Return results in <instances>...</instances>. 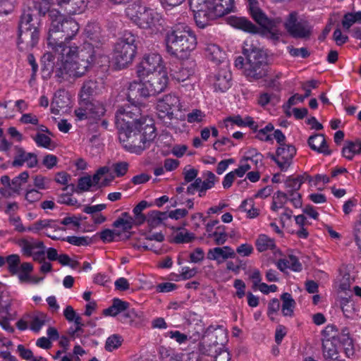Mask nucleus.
<instances>
[{
    "label": "nucleus",
    "mask_w": 361,
    "mask_h": 361,
    "mask_svg": "<svg viewBox=\"0 0 361 361\" xmlns=\"http://www.w3.org/2000/svg\"><path fill=\"white\" fill-rule=\"evenodd\" d=\"M61 63L56 66L51 62L53 56L45 54L43 59H47L43 70L53 72L59 82L68 80L83 76L93 64L96 56L93 46L90 43H84L82 47H69L62 49Z\"/></svg>",
    "instance_id": "nucleus-1"
},
{
    "label": "nucleus",
    "mask_w": 361,
    "mask_h": 361,
    "mask_svg": "<svg viewBox=\"0 0 361 361\" xmlns=\"http://www.w3.org/2000/svg\"><path fill=\"white\" fill-rule=\"evenodd\" d=\"M50 27L48 32L47 44L51 49L59 54L62 49L68 48L67 44L78 33L79 24L73 18H66L56 9H49L47 6Z\"/></svg>",
    "instance_id": "nucleus-2"
},
{
    "label": "nucleus",
    "mask_w": 361,
    "mask_h": 361,
    "mask_svg": "<svg viewBox=\"0 0 361 361\" xmlns=\"http://www.w3.org/2000/svg\"><path fill=\"white\" fill-rule=\"evenodd\" d=\"M234 0H190L197 26L205 28L211 21L231 12Z\"/></svg>",
    "instance_id": "nucleus-3"
},
{
    "label": "nucleus",
    "mask_w": 361,
    "mask_h": 361,
    "mask_svg": "<svg viewBox=\"0 0 361 361\" xmlns=\"http://www.w3.org/2000/svg\"><path fill=\"white\" fill-rule=\"evenodd\" d=\"M166 51L178 58H187L197 45L195 35L183 24L173 26L166 36Z\"/></svg>",
    "instance_id": "nucleus-4"
},
{
    "label": "nucleus",
    "mask_w": 361,
    "mask_h": 361,
    "mask_svg": "<svg viewBox=\"0 0 361 361\" xmlns=\"http://www.w3.org/2000/svg\"><path fill=\"white\" fill-rule=\"evenodd\" d=\"M282 21L283 20L281 17L274 18L266 17L264 21L263 20L262 22L257 23L262 27V30H261L260 28L246 18L231 16L227 18L228 23L232 27L250 34H261L274 43L278 42L282 36V32L277 28Z\"/></svg>",
    "instance_id": "nucleus-5"
},
{
    "label": "nucleus",
    "mask_w": 361,
    "mask_h": 361,
    "mask_svg": "<svg viewBox=\"0 0 361 361\" xmlns=\"http://www.w3.org/2000/svg\"><path fill=\"white\" fill-rule=\"evenodd\" d=\"M35 12L41 16L34 7L23 10L18 25V46L19 49L27 50L37 45L39 39L40 20Z\"/></svg>",
    "instance_id": "nucleus-6"
},
{
    "label": "nucleus",
    "mask_w": 361,
    "mask_h": 361,
    "mask_svg": "<svg viewBox=\"0 0 361 361\" xmlns=\"http://www.w3.org/2000/svg\"><path fill=\"white\" fill-rule=\"evenodd\" d=\"M127 17L141 29L159 30L162 18L159 13L135 1L126 8Z\"/></svg>",
    "instance_id": "nucleus-7"
},
{
    "label": "nucleus",
    "mask_w": 361,
    "mask_h": 361,
    "mask_svg": "<svg viewBox=\"0 0 361 361\" xmlns=\"http://www.w3.org/2000/svg\"><path fill=\"white\" fill-rule=\"evenodd\" d=\"M243 54L246 57L244 75L250 82L256 81L267 76L268 66L265 54L259 48L245 43Z\"/></svg>",
    "instance_id": "nucleus-8"
},
{
    "label": "nucleus",
    "mask_w": 361,
    "mask_h": 361,
    "mask_svg": "<svg viewBox=\"0 0 361 361\" xmlns=\"http://www.w3.org/2000/svg\"><path fill=\"white\" fill-rule=\"evenodd\" d=\"M137 37L130 32H125L114 47V60L120 68L130 63L137 50Z\"/></svg>",
    "instance_id": "nucleus-9"
},
{
    "label": "nucleus",
    "mask_w": 361,
    "mask_h": 361,
    "mask_svg": "<svg viewBox=\"0 0 361 361\" xmlns=\"http://www.w3.org/2000/svg\"><path fill=\"white\" fill-rule=\"evenodd\" d=\"M143 123H138L136 126L118 130V140L123 147L128 151L140 154L145 149L146 145L142 139L140 128Z\"/></svg>",
    "instance_id": "nucleus-10"
},
{
    "label": "nucleus",
    "mask_w": 361,
    "mask_h": 361,
    "mask_svg": "<svg viewBox=\"0 0 361 361\" xmlns=\"http://www.w3.org/2000/svg\"><path fill=\"white\" fill-rule=\"evenodd\" d=\"M141 109L137 104H127L120 107L115 115V123L118 130L143 123Z\"/></svg>",
    "instance_id": "nucleus-11"
},
{
    "label": "nucleus",
    "mask_w": 361,
    "mask_h": 361,
    "mask_svg": "<svg viewBox=\"0 0 361 361\" xmlns=\"http://www.w3.org/2000/svg\"><path fill=\"white\" fill-rule=\"evenodd\" d=\"M284 27L293 38L307 39L312 34V27L307 21H298V13L295 11L288 15Z\"/></svg>",
    "instance_id": "nucleus-12"
},
{
    "label": "nucleus",
    "mask_w": 361,
    "mask_h": 361,
    "mask_svg": "<svg viewBox=\"0 0 361 361\" xmlns=\"http://www.w3.org/2000/svg\"><path fill=\"white\" fill-rule=\"evenodd\" d=\"M224 339L214 341L213 344L203 338L199 345V352L204 355L214 357L215 361H230L231 357L228 351L223 349Z\"/></svg>",
    "instance_id": "nucleus-13"
},
{
    "label": "nucleus",
    "mask_w": 361,
    "mask_h": 361,
    "mask_svg": "<svg viewBox=\"0 0 361 361\" xmlns=\"http://www.w3.org/2000/svg\"><path fill=\"white\" fill-rule=\"evenodd\" d=\"M180 110L179 98L174 94H166L158 100L157 104V115L161 120L173 118V111Z\"/></svg>",
    "instance_id": "nucleus-14"
},
{
    "label": "nucleus",
    "mask_w": 361,
    "mask_h": 361,
    "mask_svg": "<svg viewBox=\"0 0 361 361\" xmlns=\"http://www.w3.org/2000/svg\"><path fill=\"white\" fill-rule=\"evenodd\" d=\"M159 71H164L161 55L157 53H149L144 56L137 69V74L139 77H145Z\"/></svg>",
    "instance_id": "nucleus-15"
},
{
    "label": "nucleus",
    "mask_w": 361,
    "mask_h": 361,
    "mask_svg": "<svg viewBox=\"0 0 361 361\" xmlns=\"http://www.w3.org/2000/svg\"><path fill=\"white\" fill-rule=\"evenodd\" d=\"M145 76L147 79L144 82L145 88L149 92V97L157 95L166 89L168 84V76L165 71L153 73V74Z\"/></svg>",
    "instance_id": "nucleus-16"
},
{
    "label": "nucleus",
    "mask_w": 361,
    "mask_h": 361,
    "mask_svg": "<svg viewBox=\"0 0 361 361\" xmlns=\"http://www.w3.org/2000/svg\"><path fill=\"white\" fill-rule=\"evenodd\" d=\"M15 155L13 160L11 162L13 167H21L26 164L27 166L30 169L37 166L38 164L37 156L32 152H27L23 147L20 146H15Z\"/></svg>",
    "instance_id": "nucleus-17"
},
{
    "label": "nucleus",
    "mask_w": 361,
    "mask_h": 361,
    "mask_svg": "<svg viewBox=\"0 0 361 361\" xmlns=\"http://www.w3.org/2000/svg\"><path fill=\"white\" fill-rule=\"evenodd\" d=\"M277 166L282 171H286L293 163L296 154V148L290 144L279 146L276 149Z\"/></svg>",
    "instance_id": "nucleus-18"
},
{
    "label": "nucleus",
    "mask_w": 361,
    "mask_h": 361,
    "mask_svg": "<svg viewBox=\"0 0 361 361\" xmlns=\"http://www.w3.org/2000/svg\"><path fill=\"white\" fill-rule=\"evenodd\" d=\"M302 185L301 180L298 178L288 177L285 181V187L286 192L290 197L289 201L293 204L295 208H300L302 207V197L298 192Z\"/></svg>",
    "instance_id": "nucleus-19"
},
{
    "label": "nucleus",
    "mask_w": 361,
    "mask_h": 361,
    "mask_svg": "<svg viewBox=\"0 0 361 361\" xmlns=\"http://www.w3.org/2000/svg\"><path fill=\"white\" fill-rule=\"evenodd\" d=\"M213 85L216 91L224 92L231 85V73L228 68L225 66L220 68L214 75Z\"/></svg>",
    "instance_id": "nucleus-20"
},
{
    "label": "nucleus",
    "mask_w": 361,
    "mask_h": 361,
    "mask_svg": "<svg viewBox=\"0 0 361 361\" xmlns=\"http://www.w3.org/2000/svg\"><path fill=\"white\" fill-rule=\"evenodd\" d=\"M149 97V92L145 88V82L133 81L130 83L127 98L128 102L132 104H137L140 103L141 98H146Z\"/></svg>",
    "instance_id": "nucleus-21"
},
{
    "label": "nucleus",
    "mask_w": 361,
    "mask_h": 361,
    "mask_svg": "<svg viewBox=\"0 0 361 361\" xmlns=\"http://www.w3.org/2000/svg\"><path fill=\"white\" fill-rule=\"evenodd\" d=\"M195 62L186 61L180 63V67L171 70V75L178 82H185L190 80V78L195 73Z\"/></svg>",
    "instance_id": "nucleus-22"
},
{
    "label": "nucleus",
    "mask_w": 361,
    "mask_h": 361,
    "mask_svg": "<svg viewBox=\"0 0 361 361\" xmlns=\"http://www.w3.org/2000/svg\"><path fill=\"white\" fill-rule=\"evenodd\" d=\"M49 4H56L69 15L82 12L86 6L85 0H50Z\"/></svg>",
    "instance_id": "nucleus-23"
},
{
    "label": "nucleus",
    "mask_w": 361,
    "mask_h": 361,
    "mask_svg": "<svg viewBox=\"0 0 361 361\" xmlns=\"http://www.w3.org/2000/svg\"><path fill=\"white\" fill-rule=\"evenodd\" d=\"M105 89L104 83L102 79H90L86 80L81 88V98L88 99L90 96L98 95Z\"/></svg>",
    "instance_id": "nucleus-24"
},
{
    "label": "nucleus",
    "mask_w": 361,
    "mask_h": 361,
    "mask_svg": "<svg viewBox=\"0 0 361 361\" xmlns=\"http://www.w3.org/2000/svg\"><path fill=\"white\" fill-rule=\"evenodd\" d=\"M310 147L319 153L324 155H330L331 151L329 149L325 137L323 134H314L311 135L307 140Z\"/></svg>",
    "instance_id": "nucleus-25"
},
{
    "label": "nucleus",
    "mask_w": 361,
    "mask_h": 361,
    "mask_svg": "<svg viewBox=\"0 0 361 361\" xmlns=\"http://www.w3.org/2000/svg\"><path fill=\"white\" fill-rule=\"evenodd\" d=\"M92 101L87 98H82L79 106L75 109L74 114L78 121L88 120L91 123V109H92Z\"/></svg>",
    "instance_id": "nucleus-26"
},
{
    "label": "nucleus",
    "mask_w": 361,
    "mask_h": 361,
    "mask_svg": "<svg viewBox=\"0 0 361 361\" xmlns=\"http://www.w3.org/2000/svg\"><path fill=\"white\" fill-rule=\"evenodd\" d=\"M235 255L234 250L228 246L222 247H216L209 250L207 252V258L209 259L216 261H218L220 257L223 259H226L228 258H233Z\"/></svg>",
    "instance_id": "nucleus-27"
},
{
    "label": "nucleus",
    "mask_w": 361,
    "mask_h": 361,
    "mask_svg": "<svg viewBox=\"0 0 361 361\" xmlns=\"http://www.w3.org/2000/svg\"><path fill=\"white\" fill-rule=\"evenodd\" d=\"M322 352L326 361H341L336 346L330 339L323 340Z\"/></svg>",
    "instance_id": "nucleus-28"
},
{
    "label": "nucleus",
    "mask_w": 361,
    "mask_h": 361,
    "mask_svg": "<svg viewBox=\"0 0 361 361\" xmlns=\"http://www.w3.org/2000/svg\"><path fill=\"white\" fill-rule=\"evenodd\" d=\"M18 245L21 247L23 252L27 256H32L36 249H44L45 247L42 241L33 238L21 239Z\"/></svg>",
    "instance_id": "nucleus-29"
},
{
    "label": "nucleus",
    "mask_w": 361,
    "mask_h": 361,
    "mask_svg": "<svg viewBox=\"0 0 361 361\" xmlns=\"http://www.w3.org/2000/svg\"><path fill=\"white\" fill-rule=\"evenodd\" d=\"M203 338L213 344L214 341H221V339H224V343L226 337L222 329H214L213 326H209L204 332Z\"/></svg>",
    "instance_id": "nucleus-30"
},
{
    "label": "nucleus",
    "mask_w": 361,
    "mask_h": 361,
    "mask_svg": "<svg viewBox=\"0 0 361 361\" xmlns=\"http://www.w3.org/2000/svg\"><path fill=\"white\" fill-rule=\"evenodd\" d=\"M207 57L214 62H221L224 58V52L215 44H208L204 48Z\"/></svg>",
    "instance_id": "nucleus-31"
},
{
    "label": "nucleus",
    "mask_w": 361,
    "mask_h": 361,
    "mask_svg": "<svg viewBox=\"0 0 361 361\" xmlns=\"http://www.w3.org/2000/svg\"><path fill=\"white\" fill-rule=\"evenodd\" d=\"M140 133L143 143L148 148L157 136L156 129L152 124H143L140 128Z\"/></svg>",
    "instance_id": "nucleus-32"
},
{
    "label": "nucleus",
    "mask_w": 361,
    "mask_h": 361,
    "mask_svg": "<svg viewBox=\"0 0 361 361\" xmlns=\"http://www.w3.org/2000/svg\"><path fill=\"white\" fill-rule=\"evenodd\" d=\"M30 329L35 332H38L41 328L49 321L47 315L42 312H37L36 314L30 316Z\"/></svg>",
    "instance_id": "nucleus-33"
},
{
    "label": "nucleus",
    "mask_w": 361,
    "mask_h": 361,
    "mask_svg": "<svg viewBox=\"0 0 361 361\" xmlns=\"http://www.w3.org/2000/svg\"><path fill=\"white\" fill-rule=\"evenodd\" d=\"M247 7L253 20L258 23L266 20L267 15L258 6L257 0H248Z\"/></svg>",
    "instance_id": "nucleus-34"
},
{
    "label": "nucleus",
    "mask_w": 361,
    "mask_h": 361,
    "mask_svg": "<svg viewBox=\"0 0 361 361\" xmlns=\"http://www.w3.org/2000/svg\"><path fill=\"white\" fill-rule=\"evenodd\" d=\"M92 185V178L90 176H83L78 179L77 188L75 189L73 184L67 185L63 188V190H67L68 188H71L72 191H75L77 193L87 191L90 190Z\"/></svg>",
    "instance_id": "nucleus-35"
},
{
    "label": "nucleus",
    "mask_w": 361,
    "mask_h": 361,
    "mask_svg": "<svg viewBox=\"0 0 361 361\" xmlns=\"http://www.w3.org/2000/svg\"><path fill=\"white\" fill-rule=\"evenodd\" d=\"M275 246L274 239L264 234L259 235L256 240V247L259 252L273 250Z\"/></svg>",
    "instance_id": "nucleus-36"
},
{
    "label": "nucleus",
    "mask_w": 361,
    "mask_h": 361,
    "mask_svg": "<svg viewBox=\"0 0 361 361\" xmlns=\"http://www.w3.org/2000/svg\"><path fill=\"white\" fill-rule=\"evenodd\" d=\"M281 298L283 301L281 310L284 316H292L295 302L291 295L288 293H284L281 295Z\"/></svg>",
    "instance_id": "nucleus-37"
},
{
    "label": "nucleus",
    "mask_w": 361,
    "mask_h": 361,
    "mask_svg": "<svg viewBox=\"0 0 361 361\" xmlns=\"http://www.w3.org/2000/svg\"><path fill=\"white\" fill-rule=\"evenodd\" d=\"M152 206V204L148 203L145 200L140 202L133 209L135 216V221L137 225L142 224L146 221V216L142 212L147 207Z\"/></svg>",
    "instance_id": "nucleus-38"
},
{
    "label": "nucleus",
    "mask_w": 361,
    "mask_h": 361,
    "mask_svg": "<svg viewBox=\"0 0 361 361\" xmlns=\"http://www.w3.org/2000/svg\"><path fill=\"white\" fill-rule=\"evenodd\" d=\"M288 194L282 191H277L273 195V202L271 206V210L276 212L279 208L283 207L284 204L289 201Z\"/></svg>",
    "instance_id": "nucleus-39"
},
{
    "label": "nucleus",
    "mask_w": 361,
    "mask_h": 361,
    "mask_svg": "<svg viewBox=\"0 0 361 361\" xmlns=\"http://www.w3.org/2000/svg\"><path fill=\"white\" fill-rule=\"evenodd\" d=\"M355 23H361V11L345 14L342 20V26L343 29L348 30Z\"/></svg>",
    "instance_id": "nucleus-40"
},
{
    "label": "nucleus",
    "mask_w": 361,
    "mask_h": 361,
    "mask_svg": "<svg viewBox=\"0 0 361 361\" xmlns=\"http://www.w3.org/2000/svg\"><path fill=\"white\" fill-rule=\"evenodd\" d=\"M47 228H56L55 221L51 219L39 220L35 221L31 226L27 228V231H34L36 233Z\"/></svg>",
    "instance_id": "nucleus-41"
},
{
    "label": "nucleus",
    "mask_w": 361,
    "mask_h": 361,
    "mask_svg": "<svg viewBox=\"0 0 361 361\" xmlns=\"http://www.w3.org/2000/svg\"><path fill=\"white\" fill-rule=\"evenodd\" d=\"M6 263L8 264V270L12 275L18 274L20 264V259L18 255L13 254L7 256Z\"/></svg>",
    "instance_id": "nucleus-42"
},
{
    "label": "nucleus",
    "mask_w": 361,
    "mask_h": 361,
    "mask_svg": "<svg viewBox=\"0 0 361 361\" xmlns=\"http://www.w3.org/2000/svg\"><path fill=\"white\" fill-rule=\"evenodd\" d=\"M123 340L122 336L118 334H113L107 338L105 343V350L109 352H112L113 350L118 348Z\"/></svg>",
    "instance_id": "nucleus-43"
},
{
    "label": "nucleus",
    "mask_w": 361,
    "mask_h": 361,
    "mask_svg": "<svg viewBox=\"0 0 361 361\" xmlns=\"http://www.w3.org/2000/svg\"><path fill=\"white\" fill-rule=\"evenodd\" d=\"M92 109H91V123L96 122L105 114L106 109L103 104L98 101H92Z\"/></svg>",
    "instance_id": "nucleus-44"
},
{
    "label": "nucleus",
    "mask_w": 361,
    "mask_h": 361,
    "mask_svg": "<svg viewBox=\"0 0 361 361\" xmlns=\"http://www.w3.org/2000/svg\"><path fill=\"white\" fill-rule=\"evenodd\" d=\"M341 345L342 346L343 351L348 357H350L355 353V347L353 339L351 337L345 338L342 339H338Z\"/></svg>",
    "instance_id": "nucleus-45"
},
{
    "label": "nucleus",
    "mask_w": 361,
    "mask_h": 361,
    "mask_svg": "<svg viewBox=\"0 0 361 361\" xmlns=\"http://www.w3.org/2000/svg\"><path fill=\"white\" fill-rule=\"evenodd\" d=\"M274 126L271 123L267 124L264 128L257 130L256 138L261 141L269 142L272 141V135L269 134L274 130Z\"/></svg>",
    "instance_id": "nucleus-46"
},
{
    "label": "nucleus",
    "mask_w": 361,
    "mask_h": 361,
    "mask_svg": "<svg viewBox=\"0 0 361 361\" xmlns=\"http://www.w3.org/2000/svg\"><path fill=\"white\" fill-rule=\"evenodd\" d=\"M216 231H214L212 233H209V238H213L214 240V243L217 245H223L227 240V233L224 231V227L222 228L219 226L217 227Z\"/></svg>",
    "instance_id": "nucleus-47"
},
{
    "label": "nucleus",
    "mask_w": 361,
    "mask_h": 361,
    "mask_svg": "<svg viewBox=\"0 0 361 361\" xmlns=\"http://www.w3.org/2000/svg\"><path fill=\"white\" fill-rule=\"evenodd\" d=\"M63 241H66L69 243L71 245H76V246H85L90 243V239L88 237L85 236H67L66 238H63L62 239Z\"/></svg>",
    "instance_id": "nucleus-48"
},
{
    "label": "nucleus",
    "mask_w": 361,
    "mask_h": 361,
    "mask_svg": "<svg viewBox=\"0 0 361 361\" xmlns=\"http://www.w3.org/2000/svg\"><path fill=\"white\" fill-rule=\"evenodd\" d=\"M32 138L38 147L47 149L51 148V140L47 135L38 133L35 137H32Z\"/></svg>",
    "instance_id": "nucleus-49"
},
{
    "label": "nucleus",
    "mask_w": 361,
    "mask_h": 361,
    "mask_svg": "<svg viewBox=\"0 0 361 361\" xmlns=\"http://www.w3.org/2000/svg\"><path fill=\"white\" fill-rule=\"evenodd\" d=\"M243 211L246 212L248 217L255 218L258 214V210L254 208L253 201L252 200H245L240 204Z\"/></svg>",
    "instance_id": "nucleus-50"
},
{
    "label": "nucleus",
    "mask_w": 361,
    "mask_h": 361,
    "mask_svg": "<svg viewBox=\"0 0 361 361\" xmlns=\"http://www.w3.org/2000/svg\"><path fill=\"white\" fill-rule=\"evenodd\" d=\"M133 218L124 219L123 217H119L113 223V226L115 228L121 227L123 231H128L133 228Z\"/></svg>",
    "instance_id": "nucleus-51"
},
{
    "label": "nucleus",
    "mask_w": 361,
    "mask_h": 361,
    "mask_svg": "<svg viewBox=\"0 0 361 361\" xmlns=\"http://www.w3.org/2000/svg\"><path fill=\"white\" fill-rule=\"evenodd\" d=\"M195 239L193 233L186 231L185 233L179 232L173 238L172 242L175 243H190Z\"/></svg>",
    "instance_id": "nucleus-52"
},
{
    "label": "nucleus",
    "mask_w": 361,
    "mask_h": 361,
    "mask_svg": "<svg viewBox=\"0 0 361 361\" xmlns=\"http://www.w3.org/2000/svg\"><path fill=\"white\" fill-rule=\"evenodd\" d=\"M288 50L290 55L293 57H301L302 59H307L310 55V51L305 47L295 48L293 47H288Z\"/></svg>",
    "instance_id": "nucleus-53"
},
{
    "label": "nucleus",
    "mask_w": 361,
    "mask_h": 361,
    "mask_svg": "<svg viewBox=\"0 0 361 361\" xmlns=\"http://www.w3.org/2000/svg\"><path fill=\"white\" fill-rule=\"evenodd\" d=\"M138 317V314L134 309L128 308L123 314L120 315L119 319L123 323H130L133 319Z\"/></svg>",
    "instance_id": "nucleus-54"
},
{
    "label": "nucleus",
    "mask_w": 361,
    "mask_h": 361,
    "mask_svg": "<svg viewBox=\"0 0 361 361\" xmlns=\"http://www.w3.org/2000/svg\"><path fill=\"white\" fill-rule=\"evenodd\" d=\"M166 336L174 339L179 344L185 343L188 341V334H183L179 331H169Z\"/></svg>",
    "instance_id": "nucleus-55"
},
{
    "label": "nucleus",
    "mask_w": 361,
    "mask_h": 361,
    "mask_svg": "<svg viewBox=\"0 0 361 361\" xmlns=\"http://www.w3.org/2000/svg\"><path fill=\"white\" fill-rule=\"evenodd\" d=\"M159 215H161V212L157 210L152 211L149 212L147 216L146 217V221L149 226L155 227L160 224V217H159Z\"/></svg>",
    "instance_id": "nucleus-56"
},
{
    "label": "nucleus",
    "mask_w": 361,
    "mask_h": 361,
    "mask_svg": "<svg viewBox=\"0 0 361 361\" xmlns=\"http://www.w3.org/2000/svg\"><path fill=\"white\" fill-rule=\"evenodd\" d=\"M303 89L305 91L304 95H300L298 94H295L293 96L290 97L288 100V107L290 108L293 105H295V99L297 98L300 102H302L304 99L307 97H309L311 95V90L304 87Z\"/></svg>",
    "instance_id": "nucleus-57"
},
{
    "label": "nucleus",
    "mask_w": 361,
    "mask_h": 361,
    "mask_svg": "<svg viewBox=\"0 0 361 361\" xmlns=\"http://www.w3.org/2000/svg\"><path fill=\"white\" fill-rule=\"evenodd\" d=\"M204 258V252L202 248L197 247L190 254V262L192 263H200Z\"/></svg>",
    "instance_id": "nucleus-58"
},
{
    "label": "nucleus",
    "mask_w": 361,
    "mask_h": 361,
    "mask_svg": "<svg viewBox=\"0 0 361 361\" xmlns=\"http://www.w3.org/2000/svg\"><path fill=\"white\" fill-rule=\"evenodd\" d=\"M225 126L228 128L229 125L231 126L233 125H236L239 127L244 126L245 123H243V119L240 115H236L233 116H228L224 119Z\"/></svg>",
    "instance_id": "nucleus-59"
},
{
    "label": "nucleus",
    "mask_w": 361,
    "mask_h": 361,
    "mask_svg": "<svg viewBox=\"0 0 361 361\" xmlns=\"http://www.w3.org/2000/svg\"><path fill=\"white\" fill-rule=\"evenodd\" d=\"M204 117V114L199 109H194L187 114L188 123L200 122Z\"/></svg>",
    "instance_id": "nucleus-60"
},
{
    "label": "nucleus",
    "mask_w": 361,
    "mask_h": 361,
    "mask_svg": "<svg viewBox=\"0 0 361 361\" xmlns=\"http://www.w3.org/2000/svg\"><path fill=\"white\" fill-rule=\"evenodd\" d=\"M13 8L12 0H0V15H7L11 13Z\"/></svg>",
    "instance_id": "nucleus-61"
},
{
    "label": "nucleus",
    "mask_w": 361,
    "mask_h": 361,
    "mask_svg": "<svg viewBox=\"0 0 361 361\" xmlns=\"http://www.w3.org/2000/svg\"><path fill=\"white\" fill-rule=\"evenodd\" d=\"M113 166L114 171L118 177L124 176L128 169V164L125 161L116 163Z\"/></svg>",
    "instance_id": "nucleus-62"
},
{
    "label": "nucleus",
    "mask_w": 361,
    "mask_h": 361,
    "mask_svg": "<svg viewBox=\"0 0 361 361\" xmlns=\"http://www.w3.org/2000/svg\"><path fill=\"white\" fill-rule=\"evenodd\" d=\"M42 198V193L37 190L31 189L27 191L25 200L30 203L39 201Z\"/></svg>",
    "instance_id": "nucleus-63"
},
{
    "label": "nucleus",
    "mask_w": 361,
    "mask_h": 361,
    "mask_svg": "<svg viewBox=\"0 0 361 361\" xmlns=\"http://www.w3.org/2000/svg\"><path fill=\"white\" fill-rule=\"evenodd\" d=\"M354 235L356 244L361 250V215L359 216L358 221L355 225Z\"/></svg>",
    "instance_id": "nucleus-64"
}]
</instances>
